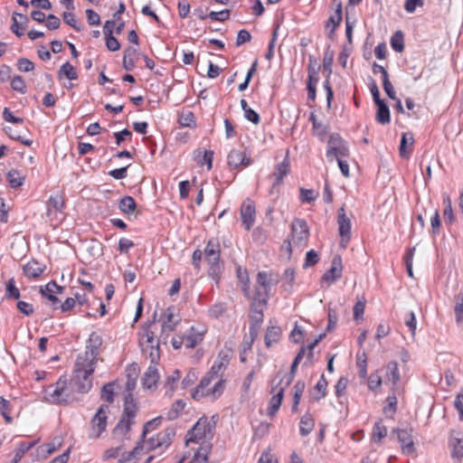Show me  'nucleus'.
Wrapping results in <instances>:
<instances>
[{
    "mask_svg": "<svg viewBox=\"0 0 463 463\" xmlns=\"http://www.w3.org/2000/svg\"><path fill=\"white\" fill-rule=\"evenodd\" d=\"M101 399L108 402H113L114 401V383H107L102 387Z\"/></svg>",
    "mask_w": 463,
    "mask_h": 463,
    "instance_id": "603ef678",
    "label": "nucleus"
},
{
    "mask_svg": "<svg viewBox=\"0 0 463 463\" xmlns=\"http://www.w3.org/2000/svg\"><path fill=\"white\" fill-rule=\"evenodd\" d=\"M36 444V441L32 442H21L15 451L14 458V463H18L24 454Z\"/></svg>",
    "mask_w": 463,
    "mask_h": 463,
    "instance_id": "79ce46f5",
    "label": "nucleus"
},
{
    "mask_svg": "<svg viewBox=\"0 0 463 463\" xmlns=\"http://www.w3.org/2000/svg\"><path fill=\"white\" fill-rule=\"evenodd\" d=\"M258 463H278V460L275 458V456L271 453V449H267L261 453L258 460Z\"/></svg>",
    "mask_w": 463,
    "mask_h": 463,
    "instance_id": "774afa93",
    "label": "nucleus"
},
{
    "mask_svg": "<svg viewBox=\"0 0 463 463\" xmlns=\"http://www.w3.org/2000/svg\"><path fill=\"white\" fill-rule=\"evenodd\" d=\"M102 342V337L96 332H92L86 342L85 352L77 357L73 381L77 390L81 393L88 392L92 386L91 375L96 367Z\"/></svg>",
    "mask_w": 463,
    "mask_h": 463,
    "instance_id": "f257e3e1",
    "label": "nucleus"
},
{
    "mask_svg": "<svg viewBox=\"0 0 463 463\" xmlns=\"http://www.w3.org/2000/svg\"><path fill=\"white\" fill-rule=\"evenodd\" d=\"M305 390V383L302 381H298L294 385V396H293V404L292 411H296L298 410V406L300 402V398Z\"/></svg>",
    "mask_w": 463,
    "mask_h": 463,
    "instance_id": "ea45409f",
    "label": "nucleus"
},
{
    "mask_svg": "<svg viewBox=\"0 0 463 463\" xmlns=\"http://www.w3.org/2000/svg\"><path fill=\"white\" fill-rule=\"evenodd\" d=\"M317 197V193L312 189H300V199L303 202L311 203L314 202Z\"/></svg>",
    "mask_w": 463,
    "mask_h": 463,
    "instance_id": "680f3d73",
    "label": "nucleus"
},
{
    "mask_svg": "<svg viewBox=\"0 0 463 463\" xmlns=\"http://www.w3.org/2000/svg\"><path fill=\"white\" fill-rule=\"evenodd\" d=\"M337 223L339 235L341 237V245L345 248L351 238V221L346 216L344 207H341L337 212Z\"/></svg>",
    "mask_w": 463,
    "mask_h": 463,
    "instance_id": "9d476101",
    "label": "nucleus"
},
{
    "mask_svg": "<svg viewBox=\"0 0 463 463\" xmlns=\"http://www.w3.org/2000/svg\"><path fill=\"white\" fill-rule=\"evenodd\" d=\"M404 323L406 326H408L409 330L411 332V335L414 336L416 329V318L413 312L408 311L405 313Z\"/></svg>",
    "mask_w": 463,
    "mask_h": 463,
    "instance_id": "5fc2aeb1",
    "label": "nucleus"
},
{
    "mask_svg": "<svg viewBox=\"0 0 463 463\" xmlns=\"http://www.w3.org/2000/svg\"><path fill=\"white\" fill-rule=\"evenodd\" d=\"M175 435L174 428H167L165 430L156 434V437L150 438L146 442L148 449H154L156 448L167 447L170 445L172 439Z\"/></svg>",
    "mask_w": 463,
    "mask_h": 463,
    "instance_id": "f8f14e48",
    "label": "nucleus"
},
{
    "mask_svg": "<svg viewBox=\"0 0 463 463\" xmlns=\"http://www.w3.org/2000/svg\"><path fill=\"white\" fill-rule=\"evenodd\" d=\"M45 393V399L52 403L69 404L73 402L72 398L62 397L64 393L68 396V387L66 381H62L61 379H60L55 385L50 386Z\"/></svg>",
    "mask_w": 463,
    "mask_h": 463,
    "instance_id": "423d86ee",
    "label": "nucleus"
},
{
    "mask_svg": "<svg viewBox=\"0 0 463 463\" xmlns=\"http://www.w3.org/2000/svg\"><path fill=\"white\" fill-rule=\"evenodd\" d=\"M0 411L6 422H8V423L12 422L13 419L10 416V411H11L10 402H9V401L5 400L2 396H0Z\"/></svg>",
    "mask_w": 463,
    "mask_h": 463,
    "instance_id": "de8ad7c7",
    "label": "nucleus"
},
{
    "mask_svg": "<svg viewBox=\"0 0 463 463\" xmlns=\"http://www.w3.org/2000/svg\"><path fill=\"white\" fill-rule=\"evenodd\" d=\"M156 344L158 343L155 340L154 333L149 330H146L141 337V345L143 352L146 353L148 350V346H150V345H155Z\"/></svg>",
    "mask_w": 463,
    "mask_h": 463,
    "instance_id": "a18cd8bd",
    "label": "nucleus"
},
{
    "mask_svg": "<svg viewBox=\"0 0 463 463\" xmlns=\"http://www.w3.org/2000/svg\"><path fill=\"white\" fill-rule=\"evenodd\" d=\"M350 155L346 142L338 135L332 134L327 142L326 158L333 162L338 158H346Z\"/></svg>",
    "mask_w": 463,
    "mask_h": 463,
    "instance_id": "20e7f679",
    "label": "nucleus"
},
{
    "mask_svg": "<svg viewBox=\"0 0 463 463\" xmlns=\"http://www.w3.org/2000/svg\"><path fill=\"white\" fill-rule=\"evenodd\" d=\"M179 124L182 127L194 128L195 119L194 116L191 111L183 112L179 117Z\"/></svg>",
    "mask_w": 463,
    "mask_h": 463,
    "instance_id": "49530a36",
    "label": "nucleus"
},
{
    "mask_svg": "<svg viewBox=\"0 0 463 463\" xmlns=\"http://www.w3.org/2000/svg\"><path fill=\"white\" fill-rule=\"evenodd\" d=\"M204 255L210 265V273L217 274L220 269L219 260L221 255L220 244L217 240L211 239L208 241L204 249Z\"/></svg>",
    "mask_w": 463,
    "mask_h": 463,
    "instance_id": "0eeeda50",
    "label": "nucleus"
},
{
    "mask_svg": "<svg viewBox=\"0 0 463 463\" xmlns=\"http://www.w3.org/2000/svg\"><path fill=\"white\" fill-rule=\"evenodd\" d=\"M5 296L7 298H14V299H18L20 298V291H19V289L15 286V281H14V278H11L6 282Z\"/></svg>",
    "mask_w": 463,
    "mask_h": 463,
    "instance_id": "8fccbe9b",
    "label": "nucleus"
},
{
    "mask_svg": "<svg viewBox=\"0 0 463 463\" xmlns=\"http://www.w3.org/2000/svg\"><path fill=\"white\" fill-rule=\"evenodd\" d=\"M277 282L278 279L274 278L273 273L268 271H260L257 276V283L260 288H262L264 292L262 294L260 291H257L255 300L266 303L271 285Z\"/></svg>",
    "mask_w": 463,
    "mask_h": 463,
    "instance_id": "6e6552de",
    "label": "nucleus"
},
{
    "mask_svg": "<svg viewBox=\"0 0 463 463\" xmlns=\"http://www.w3.org/2000/svg\"><path fill=\"white\" fill-rule=\"evenodd\" d=\"M137 54V49L134 47H128L124 52L123 57V68L126 71H132L135 67L134 57Z\"/></svg>",
    "mask_w": 463,
    "mask_h": 463,
    "instance_id": "c9c22d12",
    "label": "nucleus"
},
{
    "mask_svg": "<svg viewBox=\"0 0 463 463\" xmlns=\"http://www.w3.org/2000/svg\"><path fill=\"white\" fill-rule=\"evenodd\" d=\"M203 340V335L201 334H194L189 335L184 337V345L187 348H194Z\"/></svg>",
    "mask_w": 463,
    "mask_h": 463,
    "instance_id": "6e6d98bb",
    "label": "nucleus"
},
{
    "mask_svg": "<svg viewBox=\"0 0 463 463\" xmlns=\"http://www.w3.org/2000/svg\"><path fill=\"white\" fill-rule=\"evenodd\" d=\"M64 202L61 195H52L47 202V215L52 218L56 213H61L63 209Z\"/></svg>",
    "mask_w": 463,
    "mask_h": 463,
    "instance_id": "b1692460",
    "label": "nucleus"
},
{
    "mask_svg": "<svg viewBox=\"0 0 463 463\" xmlns=\"http://www.w3.org/2000/svg\"><path fill=\"white\" fill-rule=\"evenodd\" d=\"M343 266L340 256H335L331 262V268L326 270L323 277L322 282H325L327 286L332 285L342 276Z\"/></svg>",
    "mask_w": 463,
    "mask_h": 463,
    "instance_id": "ddd939ff",
    "label": "nucleus"
},
{
    "mask_svg": "<svg viewBox=\"0 0 463 463\" xmlns=\"http://www.w3.org/2000/svg\"><path fill=\"white\" fill-rule=\"evenodd\" d=\"M62 18L65 24H69L76 31H80L82 26L77 22L75 15L71 12H65L62 14Z\"/></svg>",
    "mask_w": 463,
    "mask_h": 463,
    "instance_id": "864d4df0",
    "label": "nucleus"
},
{
    "mask_svg": "<svg viewBox=\"0 0 463 463\" xmlns=\"http://www.w3.org/2000/svg\"><path fill=\"white\" fill-rule=\"evenodd\" d=\"M147 354L149 359H150V363L151 364L150 365H155L156 366V364H157V361L159 359V345L158 344H156L155 345H151L148 346V350L147 352L146 353Z\"/></svg>",
    "mask_w": 463,
    "mask_h": 463,
    "instance_id": "4d7b16f0",
    "label": "nucleus"
},
{
    "mask_svg": "<svg viewBox=\"0 0 463 463\" xmlns=\"http://www.w3.org/2000/svg\"><path fill=\"white\" fill-rule=\"evenodd\" d=\"M58 77L60 79L64 77L70 80H73L78 78V72L75 67L67 61L61 66L58 71Z\"/></svg>",
    "mask_w": 463,
    "mask_h": 463,
    "instance_id": "7c9ffc66",
    "label": "nucleus"
},
{
    "mask_svg": "<svg viewBox=\"0 0 463 463\" xmlns=\"http://www.w3.org/2000/svg\"><path fill=\"white\" fill-rule=\"evenodd\" d=\"M414 137L412 133H403L401 138L399 153L402 158H409L412 152Z\"/></svg>",
    "mask_w": 463,
    "mask_h": 463,
    "instance_id": "412c9836",
    "label": "nucleus"
},
{
    "mask_svg": "<svg viewBox=\"0 0 463 463\" xmlns=\"http://www.w3.org/2000/svg\"><path fill=\"white\" fill-rule=\"evenodd\" d=\"M224 389L225 380L213 378L211 375L205 374L192 392V397L196 401H200L203 398L216 401L222 396Z\"/></svg>",
    "mask_w": 463,
    "mask_h": 463,
    "instance_id": "f03ea898",
    "label": "nucleus"
},
{
    "mask_svg": "<svg viewBox=\"0 0 463 463\" xmlns=\"http://www.w3.org/2000/svg\"><path fill=\"white\" fill-rule=\"evenodd\" d=\"M386 436L387 428L381 421L376 422L373 428L372 439L376 443H381Z\"/></svg>",
    "mask_w": 463,
    "mask_h": 463,
    "instance_id": "4c0bfd02",
    "label": "nucleus"
},
{
    "mask_svg": "<svg viewBox=\"0 0 463 463\" xmlns=\"http://www.w3.org/2000/svg\"><path fill=\"white\" fill-rule=\"evenodd\" d=\"M61 290L62 288L58 286L54 281H50L43 288H40L41 294L48 298V300L50 301V305L54 309L58 307V304L60 303V300L56 297V294L61 293Z\"/></svg>",
    "mask_w": 463,
    "mask_h": 463,
    "instance_id": "f3484780",
    "label": "nucleus"
},
{
    "mask_svg": "<svg viewBox=\"0 0 463 463\" xmlns=\"http://www.w3.org/2000/svg\"><path fill=\"white\" fill-rule=\"evenodd\" d=\"M395 433L397 434V439L401 445L402 453L405 455H411L415 450L411 430L406 429H394L392 431L391 439Z\"/></svg>",
    "mask_w": 463,
    "mask_h": 463,
    "instance_id": "1a4fd4ad",
    "label": "nucleus"
},
{
    "mask_svg": "<svg viewBox=\"0 0 463 463\" xmlns=\"http://www.w3.org/2000/svg\"><path fill=\"white\" fill-rule=\"evenodd\" d=\"M181 317L175 307H168L163 314L162 331L169 333L175 330L180 323Z\"/></svg>",
    "mask_w": 463,
    "mask_h": 463,
    "instance_id": "2eb2a0df",
    "label": "nucleus"
},
{
    "mask_svg": "<svg viewBox=\"0 0 463 463\" xmlns=\"http://www.w3.org/2000/svg\"><path fill=\"white\" fill-rule=\"evenodd\" d=\"M226 311V305L224 303H216L209 309V316L213 318H218Z\"/></svg>",
    "mask_w": 463,
    "mask_h": 463,
    "instance_id": "13d9d810",
    "label": "nucleus"
},
{
    "mask_svg": "<svg viewBox=\"0 0 463 463\" xmlns=\"http://www.w3.org/2000/svg\"><path fill=\"white\" fill-rule=\"evenodd\" d=\"M365 308V300L359 299L354 307V318L355 320H362Z\"/></svg>",
    "mask_w": 463,
    "mask_h": 463,
    "instance_id": "bf43d9fd",
    "label": "nucleus"
},
{
    "mask_svg": "<svg viewBox=\"0 0 463 463\" xmlns=\"http://www.w3.org/2000/svg\"><path fill=\"white\" fill-rule=\"evenodd\" d=\"M109 406L101 404L90 420L89 438L97 439L106 430Z\"/></svg>",
    "mask_w": 463,
    "mask_h": 463,
    "instance_id": "39448f33",
    "label": "nucleus"
},
{
    "mask_svg": "<svg viewBox=\"0 0 463 463\" xmlns=\"http://www.w3.org/2000/svg\"><path fill=\"white\" fill-rule=\"evenodd\" d=\"M228 164L234 168L241 165L247 166L250 164V159L245 156L243 151L232 149L228 155Z\"/></svg>",
    "mask_w": 463,
    "mask_h": 463,
    "instance_id": "6ab92c4d",
    "label": "nucleus"
},
{
    "mask_svg": "<svg viewBox=\"0 0 463 463\" xmlns=\"http://www.w3.org/2000/svg\"><path fill=\"white\" fill-rule=\"evenodd\" d=\"M449 448L452 459L455 462L461 461L463 458V435L460 437L459 432L452 430L449 438Z\"/></svg>",
    "mask_w": 463,
    "mask_h": 463,
    "instance_id": "4468645a",
    "label": "nucleus"
},
{
    "mask_svg": "<svg viewBox=\"0 0 463 463\" xmlns=\"http://www.w3.org/2000/svg\"><path fill=\"white\" fill-rule=\"evenodd\" d=\"M134 422L135 421L133 420L121 417L113 430V437L120 440L126 439Z\"/></svg>",
    "mask_w": 463,
    "mask_h": 463,
    "instance_id": "a211bd4d",
    "label": "nucleus"
},
{
    "mask_svg": "<svg viewBox=\"0 0 463 463\" xmlns=\"http://www.w3.org/2000/svg\"><path fill=\"white\" fill-rule=\"evenodd\" d=\"M375 105L377 106L376 121L382 125L390 123V110L384 100L380 103H375Z\"/></svg>",
    "mask_w": 463,
    "mask_h": 463,
    "instance_id": "cd10ccee",
    "label": "nucleus"
},
{
    "mask_svg": "<svg viewBox=\"0 0 463 463\" xmlns=\"http://www.w3.org/2000/svg\"><path fill=\"white\" fill-rule=\"evenodd\" d=\"M17 67L21 71L29 72L34 69V64L28 59L21 58L17 61Z\"/></svg>",
    "mask_w": 463,
    "mask_h": 463,
    "instance_id": "0e129e2a",
    "label": "nucleus"
},
{
    "mask_svg": "<svg viewBox=\"0 0 463 463\" xmlns=\"http://www.w3.org/2000/svg\"><path fill=\"white\" fill-rule=\"evenodd\" d=\"M137 411V405L133 396L129 393L128 395H127L125 397L124 411H123L122 417L134 420Z\"/></svg>",
    "mask_w": 463,
    "mask_h": 463,
    "instance_id": "393cba45",
    "label": "nucleus"
},
{
    "mask_svg": "<svg viewBox=\"0 0 463 463\" xmlns=\"http://www.w3.org/2000/svg\"><path fill=\"white\" fill-rule=\"evenodd\" d=\"M137 203L132 196H124L118 203L119 210L125 214L134 213Z\"/></svg>",
    "mask_w": 463,
    "mask_h": 463,
    "instance_id": "473e14b6",
    "label": "nucleus"
},
{
    "mask_svg": "<svg viewBox=\"0 0 463 463\" xmlns=\"http://www.w3.org/2000/svg\"><path fill=\"white\" fill-rule=\"evenodd\" d=\"M326 387H327V381L326 380L324 374H322L320 379L315 385V390L319 392V395L316 397L317 400H319V399L325 397L326 392Z\"/></svg>",
    "mask_w": 463,
    "mask_h": 463,
    "instance_id": "052dcab7",
    "label": "nucleus"
},
{
    "mask_svg": "<svg viewBox=\"0 0 463 463\" xmlns=\"http://www.w3.org/2000/svg\"><path fill=\"white\" fill-rule=\"evenodd\" d=\"M229 361L225 357L219 358L214 362L210 371L206 373L213 378L222 379L219 373L225 369Z\"/></svg>",
    "mask_w": 463,
    "mask_h": 463,
    "instance_id": "e433bc0d",
    "label": "nucleus"
},
{
    "mask_svg": "<svg viewBox=\"0 0 463 463\" xmlns=\"http://www.w3.org/2000/svg\"><path fill=\"white\" fill-rule=\"evenodd\" d=\"M255 205L250 200L244 202L241 208V218L244 228L249 231L255 222Z\"/></svg>",
    "mask_w": 463,
    "mask_h": 463,
    "instance_id": "dca6fc26",
    "label": "nucleus"
},
{
    "mask_svg": "<svg viewBox=\"0 0 463 463\" xmlns=\"http://www.w3.org/2000/svg\"><path fill=\"white\" fill-rule=\"evenodd\" d=\"M11 87L16 91L24 93L26 89L24 80L21 76H14L11 81Z\"/></svg>",
    "mask_w": 463,
    "mask_h": 463,
    "instance_id": "338daca9",
    "label": "nucleus"
},
{
    "mask_svg": "<svg viewBox=\"0 0 463 463\" xmlns=\"http://www.w3.org/2000/svg\"><path fill=\"white\" fill-rule=\"evenodd\" d=\"M237 274H238V278L240 279V281L243 284V291H244V294L249 297L250 295V279H249V275H248V272L245 270V269H241V268H239L237 269Z\"/></svg>",
    "mask_w": 463,
    "mask_h": 463,
    "instance_id": "3c124183",
    "label": "nucleus"
},
{
    "mask_svg": "<svg viewBox=\"0 0 463 463\" xmlns=\"http://www.w3.org/2000/svg\"><path fill=\"white\" fill-rule=\"evenodd\" d=\"M391 46L397 52H402L404 49L403 34L401 31L396 32L391 38Z\"/></svg>",
    "mask_w": 463,
    "mask_h": 463,
    "instance_id": "c03bdc74",
    "label": "nucleus"
},
{
    "mask_svg": "<svg viewBox=\"0 0 463 463\" xmlns=\"http://www.w3.org/2000/svg\"><path fill=\"white\" fill-rule=\"evenodd\" d=\"M288 172L289 163L287 159H284L274 170L273 176L275 178V182L272 185V189L282 182L283 178L288 174Z\"/></svg>",
    "mask_w": 463,
    "mask_h": 463,
    "instance_id": "bb28decb",
    "label": "nucleus"
},
{
    "mask_svg": "<svg viewBox=\"0 0 463 463\" xmlns=\"http://www.w3.org/2000/svg\"><path fill=\"white\" fill-rule=\"evenodd\" d=\"M25 176L21 172L12 169L7 173V181L12 188H17L23 185Z\"/></svg>",
    "mask_w": 463,
    "mask_h": 463,
    "instance_id": "f704fd0d",
    "label": "nucleus"
},
{
    "mask_svg": "<svg viewBox=\"0 0 463 463\" xmlns=\"http://www.w3.org/2000/svg\"><path fill=\"white\" fill-rule=\"evenodd\" d=\"M181 377V373L179 370H175L173 373L167 376L166 381L165 383V392L169 395H172L175 391L177 384L179 383Z\"/></svg>",
    "mask_w": 463,
    "mask_h": 463,
    "instance_id": "c85d7f7f",
    "label": "nucleus"
},
{
    "mask_svg": "<svg viewBox=\"0 0 463 463\" xmlns=\"http://www.w3.org/2000/svg\"><path fill=\"white\" fill-rule=\"evenodd\" d=\"M318 260H319L318 254L314 250H311L307 251L306 254L304 267L307 268V267L314 266L315 264H317L318 262Z\"/></svg>",
    "mask_w": 463,
    "mask_h": 463,
    "instance_id": "69168bd1",
    "label": "nucleus"
},
{
    "mask_svg": "<svg viewBox=\"0 0 463 463\" xmlns=\"http://www.w3.org/2000/svg\"><path fill=\"white\" fill-rule=\"evenodd\" d=\"M45 268L44 264L32 260L24 266L23 270L28 279H38L43 273Z\"/></svg>",
    "mask_w": 463,
    "mask_h": 463,
    "instance_id": "aec40b11",
    "label": "nucleus"
},
{
    "mask_svg": "<svg viewBox=\"0 0 463 463\" xmlns=\"http://www.w3.org/2000/svg\"><path fill=\"white\" fill-rule=\"evenodd\" d=\"M455 317L457 324L463 323V294L459 293L455 296Z\"/></svg>",
    "mask_w": 463,
    "mask_h": 463,
    "instance_id": "58836bf2",
    "label": "nucleus"
},
{
    "mask_svg": "<svg viewBox=\"0 0 463 463\" xmlns=\"http://www.w3.org/2000/svg\"><path fill=\"white\" fill-rule=\"evenodd\" d=\"M342 21V5L341 3L338 4L335 14L330 16L327 22V26L332 24V31L334 32L335 28L339 25L340 22Z\"/></svg>",
    "mask_w": 463,
    "mask_h": 463,
    "instance_id": "09e8293b",
    "label": "nucleus"
},
{
    "mask_svg": "<svg viewBox=\"0 0 463 463\" xmlns=\"http://www.w3.org/2000/svg\"><path fill=\"white\" fill-rule=\"evenodd\" d=\"M315 420L310 414H305L300 420L299 431L301 436H307L314 429Z\"/></svg>",
    "mask_w": 463,
    "mask_h": 463,
    "instance_id": "72a5a7b5",
    "label": "nucleus"
},
{
    "mask_svg": "<svg viewBox=\"0 0 463 463\" xmlns=\"http://www.w3.org/2000/svg\"><path fill=\"white\" fill-rule=\"evenodd\" d=\"M211 427L207 419H200L188 432L186 442L198 443L206 438L207 433H210Z\"/></svg>",
    "mask_w": 463,
    "mask_h": 463,
    "instance_id": "9b49d317",
    "label": "nucleus"
},
{
    "mask_svg": "<svg viewBox=\"0 0 463 463\" xmlns=\"http://www.w3.org/2000/svg\"><path fill=\"white\" fill-rule=\"evenodd\" d=\"M159 380V373L155 365H149L142 378V384L145 389H153Z\"/></svg>",
    "mask_w": 463,
    "mask_h": 463,
    "instance_id": "4be33fe9",
    "label": "nucleus"
},
{
    "mask_svg": "<svg viewBox=\"0 0 463 463\" xmlns=\"http://www.w3.org/2000/svg\"><path fill=\"white\" fill-rule=\"evenodd\" d=\"M209 18L213 21L224 22L229 19L230 11L228 9L222 10L220 12H211Z\"/></svg>",
    "mask_w": 463,
    "mask_h": 463,
    "instance_id": "e2e57ef3",
    "label": "nucleus"
},
{
    "mask_svg": "<svg viewBox=\"0 0 463 463\" xmlns=\"http://www.w3.org/2000/svg\"><path fill=\"white\" fill-rule=\"evenodd\" d=\"M184 402H183L182 400L175 401L166 413L167 418L169 420L176 419L181 413V411H184Z\"/></svg>",
    "mask_w": 463,
    "mask_h": 463,
    "instance_id": "a19ab883",
    "label": "nucleus"
},
{
    "mask_svg": "<svg viewBox=\"0 0 463 463\" xmlns=\"http://www.w3.org/2000/svg\"><path fill=\"white\" fill-rule=\"evenodd\" d=\"M144 446V444L137 445L132 451L126 455H122L118 463H137L140 452L143 450Z\"/></svg>",
    "mask_w": 463,
    "mask_h": 463,
    "instance_id": "c756f323",
    "label": "nucleus"
},
{
    "mask_svg": "<svg viewBox=\"0 0 463 463\" xmlns=\"http://www.w3.org/2000/svg\"><path fill=\"white\" fill-rule=\"evenodd\" d=\"M281 335V330L279 326H269L265 334V345L270 347L273 344L279 342Z\"/></svg>",
    "mask_w": 463,
    "mask_h": 463,
    "instance_id": "2f4dec72",
    "label": "nucleus"
},
{
    "mask_svg": "<svg viewBox=\"0 0 463 463\" xmlns=\"http://www.w3.org/2000/svg\"><path fill=\"white\" fill-rule=\"evenodd\" d=\"M27 17L22 14L14 13L12 17L11 31L18 37L24 34V29L22 27L23 24L27 22Z\"/></svg>",
    "mask_w": 463,
    "mask_h": 463,
    "instance_id": "a878e982",
    "label": "nucleus"
},
{
    "mask_svg": "<svg viewBox=\"0 0 463 463\" xmlns=\"http://www.w3.org/2000/svg\"><path fill=\"white\" fill-rule=\"evenodd\" d=\"M287 387H285V385L279 387L276 393L273 394V396L271 397L270 401H269V408H268V415L269 417H274L277 413V411H279L280 405H281V402H282V399H283V395H284V392H285V389Z\"/></svg>",
    "mask_w": 463,
    "mask_h": 463,
    "instance_id": "5701e85b",
    "label": "nucleus"
},
{
    "mask_svg": "<svg viewBox=\"0 0 463 463\" xmlns=\"http://www.w3.org/2000/svg\"><path fill=\"white\" fill-rule=\"evenodd\" d=\"M309 237V229L307 223L303 219H295L291 223L290 239L287 240L284 244L288 252H291L292 244L297 247H305L307 244Z\"/></svg>",
    "mask_w": 463,
    "mask_h": 463,
    "instance_id": "7ed1b4c3",
    "label": "nucleus"
},
{
    "mask_svg": "<svg viewBox=\"0 0 463 463\" xmlns=\"http://www.w3.org/2000/svg\"><path fill=\"white\" fill-rule=\"evenodd\" d=\"M386 377L390 381L392 380V384H396L400 379V373L398 365L395 362L389 363L386 369Z\"/></svg>",
    "mask_w": 463,
    "mask_h": 463,
    "instance_id": "37998d69",
    "label": "nucleus"
}]
</instances>
